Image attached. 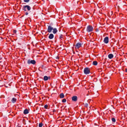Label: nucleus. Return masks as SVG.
<instances>
[{
  "mask_svg": "<svg viewBox=\"0 0 127 127\" xmlns=\"http://www.w3.org/2000/svg\"><path fill=\"white\" fill-rule=\"evenodd\" d=\"M84 71L85 74L86 75L89 74L90 72V69L88 67H86L85 68Z\"/></svg>",
  "mask_w": 127,
  "mask_h": 127,
  "instance_id": "obj_1",
  "label": "nucleus"
},
{
  "mask_svg": "<svg viewBox=\"0 0 127 127\" xmlns=\"http://www.w3.org/2000/svg\"><path fill=\"white\" fill-rule=\"evenodd\" d=\"M93 28L90 25L88 26L87 28V31L88 32H90L93 31Z\"/></svg>",
  "mask_w": 127,
  "mask_h": 127,
  "instance_id": "obj_2",
  "label": "nucleus"
},
{
  "mask_svg": "<svg viewBox=\"0 0 127 127\" xmlns=\"http://www.w3.org/2000/svg\"><path fill=\"white\" fill-rule=\"evenodd\" d=\"M81 44L80 43H77L75 45V48L76 49H78L81 47Z\"/></svg>",
  "mask_w": 127,
  "mask_h": 127,
  "instance_id": "obj_3",
  "label": "nucleus"
},
{
  "mask_svg": "<svg viewBox=\"0 0 127 127\" xmlns=\"http://www.w3.org/2000/svg\"><path fill=\"white\" fill-rule=\"evenodd\" d=\"M27 63L28 64H34L35 63V62L34 60H29L27 61Z\"/></svg>",
  "mask_w": 127,
  "mask_h": 127,
  "instance_id": "obj_4",
  "label": "nucleus"
},
{
  "mask_svg": "<svg viewBox=\"0 0 127 127\" xmlns=\"http://www.w3.org/2000/svg\"><path fill=\"white\" fill-rule=\"evenodd\" d=\"M53 28L50 26H49L48 27L47 29V31L49 32H51L53 30Z\"/></svg>",
  "mask_w": 127,
  "mask_h": 127,
  "instance_id": "obj_5",
  "label": "nucleus"
},
{
  "mask_svg": "<svg viewBox=\"0 0 127 127\" xmlns=\"http://www.w3.org/2000/svg\"><path fill=\"white\" fill-rule=\"evenodd\" d=\"M26 8H27V9L29 10L30 9V7L29 5H27L24 7V10L25 11H26Z\"/></svg>",
  "mask_w": 127,
  "mask_h": 127,
  "instance_id": "obj_6",
  "label": "nucleus"
},
{
  "mask_svg": "<svg viewBox=\"0 0 127 127\" xmlns=\"http://www.w3.org/2000/svg\"><path fill=\"white\" fill-rule=\"evenodd\" d=\"M104 42L106 43H107L108 42V37H105L104 40Z\"/></svg>",
  "mask_w": 127,
  "mask_h": 127,
  "instance_id": "obj_7",
  "label": "nucleus"
},
{
  "mask_svg": "<svg viewBox=\"0 0 127 127\" xmlns=\"http://www.w3.org/2000/svg\"><path fill=\"white\" fill-rule=\"evenodd\" d=\"M77 97L76 96H74L72 97V100L74 101H76L77 100Z\"/></svg>",
  "mask_w": 127,
  "mask_h": 127,
  "instance_id": "obj_8",
  "label": "nucleus"
},
{
  "mask_svg": "<svg viewBox=\"0 0 127 127\" xmlns=\"http://www.w3.org/2000/svg\"><path fill=\"white\" fill-rule=\"evenodd\" d=\"M44 79L45 81H47L48 79H50V77H48L47 76H45L44 77Z\"/></svg>",
  "mask_w": 127,
  "mask_h": 127,
  "instance_id": "obj_9",
  "label": "nucleus"
},
{
  "mask_svg": "<svg viewBox=\"0 0 127 127\" xmlns=\"http://www.w3.org/2000/svg\"><path fill=\"white\" fill-rule=\"evenodd\" d=\"M54 37V35L53 34L51 33L49 36V38L50 39H51L53 38Z\"/></svg>",
  "mask_w": 127,
  "mask_h": 127,
  "instance_id": "obj_10",
  "label": "nucleus"
},
{
  "mask_svg": "<svg viewBox=\"0 0 127 127\" xmlns=\"http://www.w3.org/2000/svg\"><path fill=\"white\" fill-rule=\"evenodd\" d=\"M58 31L56 28H54L53 29V32L54 34H55Z\"/></svg>",
  "mask_w": 127,
  "mask_h": 127,
  "instance_id": "obj_11",
  "label": "nucleus"
},
{
  "mask_svg": "<svg viewBox=\"0 0 127 127\" xmlns=\"http://www.w3.org/2000/svg\"><path fill=\"white\" fill-rule=\"evenodd\" d=\"M113 57V55L112 54H110L108 55V58L110 59H111Z\"/></svg>",
  "mask_w": 127,
  "mask_h": 127,
  "instance_id": "obj_12",
  "label": "nucleus"
},
{
  "mask_svg": "<svg viewBox=\"0 0 127 127\" xmlns=\"http://www.w3.org/2000/svg\"><path fill=\"white\" fill-rule=\"evenodd\" d=\"M16 99L14 98H13L12 99L11 101L13 103H14L16 102Z\"/></svg>",
  "mask_w": 127,
  "mask_h": 127,
  "instance_id": "obj_13",
  "label": "nucleus"
},
{
  "mask_svg": "<svg viewBox=\"0 0 127 127\" xmlns=\"http://www.w3.org/2000/svg\"><path fill=\"white\" fill-rule=\"evenodd\" d=\"M28 113V111L27 109H25L24 111V114H26Z\"/></svg>",
  "mask_w": 127,
  "mask_h": 127,
  "instance_id": "obj_14",
  "label": "nucleus"
},
{
  "mask_svg": "<svg viewBox=\"0 0 127 127\" xmlns=\"http://www.w3.org/2000/svg\"><path fill=\"white\" fill-rule=\"evenodd\" d=\"M64 95L63 93L61 94L60 95V97L61 98H63L64 97Z\"/></svg>",
  "mask_w": 127,
  "mask_h": 127,
  "instance_id": "obj_15",
  "label": "nucleus"
},
{
  "mask_svg": "<svg viewBox=\"0 0 127 127\" xmlns=\"http://www.w3.org/2000/svg\"><path fill=\"white\" fill-rule=\"evenodd\" d=\"M97 62L96 61H94L93 62V64L95 65H96L97 64Z\"/></svg>",
  "mask_w": 127,
  "mask_h": 127,
  "instance_id": "obj_16",
  "label": "nucleus"
},
{
  "mask_svg": "<svg viewBox=\"0 0 127 127\" xmlns=\"http://www.w3.org/2000/svg\"><path fill=\"white\" fill-rule=\"evenodd\" d=\"M42 124L41 123H40L39 125V127H41L42 126Z\"/></svg>",
  "mask_w": 127,
  "mask_h": 127,
  "instance_id": "obj_17",
  "label": "nucleus"
},
{
  "mask_svg": "<svg viewBox=\"0 0 127 127\" xmlns=\"http://www.w3.org/2000/svg\"><path fill=\"white\" fill-rule=\"evenodd\" d=\"M112 121L113 122H115L116 121L115 119L114 118H112Z\"/></svg>",
  "mask_w": 127,
  "mask_h": 127,
  "instance_id": "obj_18",
  "label": "nucleus"
},
{
  "mask_svg": "<svg viewBox=\"0 0 127 127\" xmlns=\"http://www.w3.org/2000/svg\"><path fill=\"white\" fill-rule=\"evenodd\" d=\"M66 100L65 99H64L62 100V102H66Z\"/></svg>",
  "mask_w": 127,
  "mask_h": 127,
  "instance_id": "obj_19",
  "label": "nucleus"
},
{
  "mask_svg": "<svg viewBox=\"0 0 127 127\" xmlns=\"http://www.w3.org/2000/svg\"><path fill=\"white\" fill-rule=\"evenodd\" d=\"M48 106L47 105H46L44 106V107L46 109H47L48 107Z\"/></svg>",
  "mask_w": 127,
  "mask_h": 127,
  "instance_id": "obj_20",
  "label": "nucleus"
},
{
  "mask_svg": "<svg viewBox=\"0 0 127 127\" xmlns=\"http://www.w3.org/2000/svg\"><path fill=\"white\" fill-rule=\"evenodd\" d=\"M30 0H24V1L25 2H29Z\"/></svg>",
  "mask_w": 127,
  "mask_h": 127,
  "instance_id": "obj_21",
  "label": "nucleus"
},
{
  "mask_svg": "<svg viewBox=\"0 0 127 127\" xmlns=\"http://www.w3.org/2000/svg\"><path fill=\"white\" fill-rule=\"evenodd\" d=\"M63 36L62 35H61L60 36V38H63Z\"/></svg>",
  "mask_w": 127,
  "mask_h": 127,
  "instance_id": "obj_22",
  "label": "nucleus"
},
{
  "mask_svg": "<svg viewBox=\"0 0 127 127\" xmlns=\"http://www.w3.org/2000/svg\"><path fill=\"white\" fill-rule=\"evenodd\" d=\"M14 33H16V30H14Z\"/></svg>",
  "mask_w": 127,
  "mask_h": 127,
  "instance_id": "obj_23",
  "label": "nucleus"
},
{
  "mask_svg": "<svg viewBox=\"0 0 127 127\" xmlns=\"http://www.w3.org/2000/svg\"><path fill=\"white\" fill-rule=\"evenodd\" d=\"M125 71L126 72H127V68L125 69Z\"/></svg>",
  "mask_w": 127,
  "mask_h": 127,
  "instance_id": "obj_24",
  "label": "nucleus"
},
{
  "mask_svg": "<svg viewBox=\"0 0 127 127\" xmlns=\"http://www.w3.org/2000/svg\"><path fill=\"white\" fill-rule=\"evenodd\" d=\"M28 12H26V15H28Z\"/></svg>",
  "mask_w": 127,
  "mask_h": 127,
  "instance_id": "obj_25",
  "label": "nucleus"
}]
</instances>
